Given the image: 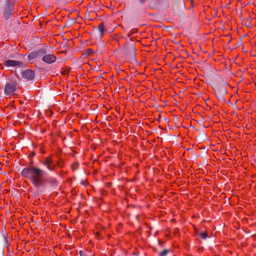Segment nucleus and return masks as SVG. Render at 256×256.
Here are the masks:
<instances>
[{
  "instance_id": "nucleus-1",
  "label": "nucleus",
  "mask_w": 256,
  "mask_h": 256,
  "mask_svg": "<svg viewBox=\"0 0 256 256\" xmlns=\"http://www.w3.org/2000/svg\"><path fill=\"white\" fill-rule=\"evenodd\" d=\"M20 174L22 176L28 178L38 190L44 187L46 173L41 168L28 166L23 168Z\"/></svg>"
},
{
  "instance_id": "nucleus-2",
  "label": "nucleus",
  "mask_w": 256,
  "mask_h": 256,
  "mask_svg": "<svg viewBox=\"0 0 256 256\" xmlns=\"http://www.w3.org/2000/svg\"><path fill=\"white\" fill-rule=\"evenodd\" d=\"M136 51L134 42L128 40L123 48L122 54L130 62L134 63L136 62Z\"/></svg>"
},
{
  "instance_id": "nucleus-3",
  "label": "nucleus",
  "mask_w": 256,
  "mask_h": 256,
  "mask_svg": "<svg viewBox=\"0 0 256 256\" xmlns=\"http://www.w3.org/2000/svg\"><path fill=\"white\" fill-rule=\"evenodd\" d=\"M213 88L218 100L225 102L224 96L227 93V91L224 82L221 78H218L217 82L214 84Z\"/></svg>"
},
{
  "instance_id": "nucleus-4",
  "label": "nucleus",
  "mask_w": 256,
  "mask_h": 256,
  "mask_svg": "<svg viewBox=\"0 0 256 256\" xmlns=\"http://www.w3.org/2000/svg\"><path fill=\"white\" fill-rule=\"evenodd\" d=\"M2 14L6 20L8 19L14 11V4L8 0H2L0 2Z\"/></svg>"
},
{
  "instance_id": "nucleus-5",
  "label": "nucleus",
  "mask_w": 256,
  "mask_h": 256,
  "mask_svg": "<svg viewBox=\"0 0 256 256\" xmlns=\"http://www.w3.org/2000/svg\"><path fill=\"white\" fill-rule=\"evenodd\" d=\"M46 53L47 51L44 48H39L30 52L28 55V58L29 60H32L38 56H42Z\"/></svg>"
},
{
  "instance_id": "nucleus-6",
  "label": "nucleus",
  "mask_w": 256,
  "mask_h": 256,
  "mask_svg": "<svg viewBox=\"0 0 256 256\" xmlns=\"http://www.w3.org/2000/svg\"><path fill=\"white\" fill-rule=\"evenodd\" d=\"M16 85L17 84L16 82L6 84L4 88L5 94L7 95L12 94L16 90Z\"/></svg>"
},
{
  "instance_id": "nucleus-7",
  "label": "nucleus",
  "mask_w": 256,
  "mask_h": 256,
  "mask_svg": "<svg viewBox=\"0 0 256 256\" xmlns=\"http://www.w3.org/2000/svg\"><path fill=\"white\" fill-rule=\"evenodd\" d=\"M42 60L44 62L51 64L56 62V58L53 54H47V53L42 56Z\"/></svg>"
},
{
  "instance_id": "nucleus-8",
  "label": "nucleus",
  "mask_w": 256,
  "mask_h": 256,
  "mask_svg": "<svg viewBox=\"0 0 256 256\" xmlns=\"http://www.w3.org/2000/svg\"><path fill=\"white\" fill-rule=\"evenodd\" d=\"M22 77L28 80H32L35 76L34 72L30 70H26L22 72Z\"/></svg>"
},
{
  "instance_id": "nucleus-9",
  "label": "nucleus",
  "mask_w": 256,
  "mask_h": 256,
  "mask_svg": "<svg viewBox=\"0 0 256 256\" xmlns=\"http://www.w3.org/2000/svg\"><path fill=\"white\" fill-rule=\"evenodd\" d=\"M4 64L5 66L10 67V66H22V62L14 60H6Z\"/></svg>"
},
{
  "instance_id": "nucleus-10",
  "label": "nucleus",
  "mask_w": 256,
  "mask_h": 256,
  "mask_svg": "<svg viewBox=\"0 0 256 256\" xmlns=\"http://www.w3.org/2000/svg\"><path fill=\"white\" fill-rule=\"evenodd\" d=\"M42 163L43 165L46 166L48 170H54V166L52 165V160L50 158L48 157L46 158L43 161Z\"/></svg>"
},
{
  "instance_id": "nucleus-11",
  "label": "nucleus",
  "mask_w": 256,
  "mask_h": 256,
  "mask_svg": "<svg viewBox=\"0 0 256 256\" xmlns=\"http://www.w3.org/2000/svg\"><path fill=\"white\" fill-rule=\"evenodd\" d=\"M163 1V0H152L149 4L150 6L152 8H156L162 4Z\"/></svg>"
},
{
  "instance_id": "nucleus-12",
  "label": "nucleus",
  "mask_w": 256,
  "mask_h": 256,
  "mask_svg": "<svg viewBox=\"0 0 256 256\" xmlns=\"http://www.w3.org/2000/svg\"><path fill=\"white\" fill-rule=\"evenodd\" d=\"M48 182L53 189L56 188L58 184L57 180L55 178L52 177L50 178L48 180Z\"/></svg>"
},
{
  "instance_id": "nucleus-13",
  "label": "nucleus",
  "mask_w": 256,
  "mask_h": 256,
  "mask_svg": "<svg viewBox=\"0 0 256 256\" xmlns=\"http://www.w3.org/2000/svg\"><path fill=\"white\" fill-rule=\"evenodd\" d=\"M98 30V37L101 38L104 32L106 31V30L104 28V23L102 22L100 24L97 28Z\"/></svg>"
},
{
  "instance_id": "nucleus-14",
  "label": "nucleus",
  "mask_w": 256,
  "mask_h": 256,
  "mask_svg": "<svg viewBox=\"0 0 256 256\" xmlns=\"http://www.w3.org/2000/svg\"><path fill=\"white\" fill-rule=\"evenodd\" d=\"M168 250H164L163 251L159 252L158 256H166L168 252Z\"/></svg>"
},
{
  "instance_id": "nucleus-15",
  "label": "nucleus",
  "mask_w": 256,
  "mask_h": 256,
  "mask_svg": "<svg viewBox=\"0 0 256 256\" xmlns=\"http://www.w3.org/2000/svg\"><path fill=\"white\" fill-rule=\"evenodd\" d=\"M138 32L137 28H133L130 31L128 32V36H132L133 34L136 33Z\"/></svg>"
},
{
  "instance_id": "nucleus-16",
  "label": "nucleus",
  "mask_w": 256,
  "mask_h": 256,
  "mask_svg": "<svg viewBox=\"0 0 256 256\" xmlns=\"http://www.w3.org/2000/svg\"><path fill=\"white\" fill-rule=\"evenodd\" d=\"M200 236L202 239H206L208 237L207 233L206 232H202L200 234Z\"/></svg>"
},
{
  "instance_id": "nucleus-17",
  "label": "nucleus",
  "mask_w": 256,
  "mask_h": 256,
  "mask_svg": "<svg viewBox=\"0 0 256 256\" xmlns=\"http://www.w3.org/2000/svg\"><path fill=\"white\" fill-rule=\"evenodd\" d=\"M62 46L64 50L62 52H66V50L68 48V46L66 44H62Z\"/></svg>"
},
{
  "instance_id": "nucleus-18",
  "label": "nucleus",
  "mask_w": 256,
  "mask_h": 256,
  "mask_svg": "<svg viewBox=\"0 0 256 256\" xmlns=\"http://www.w3.org/2000/svg\"><path fill=\"white\" fill-rule=\"evenodd\" d=\"M179 3H180V6L182 8H184V1L183 0H179Z\"/></svg>"
},
{
  "instance_id": "nucleus-19",
  "label": "nucleus",
  "mask_w": 256,
  "mask_h": 256,
  "mask_svg": "<svg viewBox=\"0 0 256 256\" xmlns=\"http://www.w3.org/2000/svg\"><path fill=\"white\" fill-rule=\"evenodd\" d=\"M80 256H88V255L84 251L80 250L79 252Z\"/></svg>"
},
{
  "instance_id": "nucleus-20",
  "label": "nucleus",
  "mask_w": 256,
  "mask_h": 256,
  "mask_svg": "<svg viewBox=\"0 0 256 256\" xmlns=\"http://www.w3.org/2000/svg\"><path fill=\"white\" fill-rule=\"evenodd\" d=\"M138 3L140 5L144 4L145 2H146L148 0H138Z\"/></svg>"
},
{
  "instance_id": "nucleus-21",
  "label": "nucleus",
  "mask_w": 256,
  "mask_h": 256,
  "mask_svg": "<svg viewBox=\"0 0 256 256\" xmlns=\"http://www.w3.org/2000/svg\"><path fill=\"white\" fill-rule=\"evenodd\" d=\"M92 52V49H88L86 50V54H85L89 55Z\"/></svg>"
},
{
  "instance_id": "nucleus-22",
  "label": "nucleus",
  "mask_w": 256,
  "mask_h": 256,
  "mask_svg": "<svg viewBox=\"0 0 256 256\" xmlns=\"http://www.w3.org/2000/svg\"><path fill=\"white\" fill-rule=\"evenodd\" d=\"M78 166V164H73L72 166V169L75 170Z\"/></svg>"
},
{
  "instance_id": "nucleus-23",
  "label": "nucleus",
  "mask_w": 256,
  "mask_h": 256,
  "mask_svg": "<svg viewBox=\"0 0 256 256\" xmlns=\"http://www.w3.org/2000/svg\"><path fill=\"white\" fill-rule=\"evenodd\" d=\"M0 256H4L2 248H0Z\"/></svg>"
},
{
  "instance_id": "nucleus-24",
  "label": "nucleus",
  "mask_w": 256,
  "mask_h": 256,
  "mask_svg": "<svg viewBox=\"0 0 256 256\" xmlns=\"http://www.w3.org/2000/svg\"><path fill=\"white\" fill-rule=\"evenodd\" d=\"M245 25L248 27H250V22H246L245 24Z\"/></svg>"
},
{
  "instance_id": "nucleus-25",
  "label": "nucleus",
  "mask_w": 256,
  "mask_h": 256,
  "mask_svg": "<svg viewBox=\"0 0 256 256\" xmlns=\"http://www.w3.org/2000/svg\"><path fill=\"white\" fill-rule=\"evenodd\" d=\"M200 136H202V138H204H204H206V136H205V134H204V132H202L201 133Z\"/></svg>"
},
{
  "instance_id": "nucleus-26",
  "label": "nucleus",
  "mask_w": 256,
  "mask_h": 256,
  "mask_svg": "<svg viewBox=\"0 0 256 256\" xmlns=\"http://www.w3.org/2000/svg\"><path fill=\"white\" fill-rule=\"evenodd\" d=\"M251 19V18L250 16H249L248 18V20L249 21Z\"/></svg>"
},
{
  "instance_id": "nucleus-27",
  "label": "nucleus",
  "mask_w": 256,
  "mask_h": 256,
  "mask_svg": "<svg viewBox=\"0 0 256 256\" xmlns=\"http://www.w3.org/2000/svg\"><path fill=\"white\" fill-rule=\"evenodd\" d=\"M240 44V42L237 44V46H238Z\"/></svg>"
},
{
  "instance_id": "nucleus-28",
  "label": "nucleus",
  "mask_w": 256,
  "mask_h": 256,
  "mask_svg": "<svg viewBox=\"0 0 256 256\" xmlns=\"http://www.w3.org/2000/svg\"><path fill=\"white\" fill-rule=\"evenodd\" d=\"M33 164V162H30V164Z\"/></svg>"
},
{
  "instance_id": "nucleus-29",
  "label": "nucleus",
  "mask_w": 256,
  "mask_h": 256,
  "mask_svg": "<svg viewBox=\"0 0 256 256\" xmlns=\"http://www.w3.org/2000/svg\"><path fill=\"white\" fill-rule=\"evenodd\" d=\"M190 1L191 2H192V0H190Z\"/></svg>"
},
{
  "instance_id": "nucleus-30",
  "label": "nucleus",
  "mask_w": 256,
  "mask_h": 256,
  "mask_svg": "<svg viewBox=\"0 0 256 256\" xmlns=\"http://www.w3.org/2000/svg\"><path fill=\"white\" fill-rule=\"evenodd\" d=\"M10 58H14V56H10Z\"/></svg>"
},
{
  "instance_id": "nucleus-31",
  "label": "nucleus",
  "mask_w": 256,
  "mask_h": 256,
  "mask_svg": "<svg viewBox=\"0 0 256 256\" xmlns=\"http://www.w3.org/2000/svg\"><path fill=\"white\" fill-rule=\"evenodd\" d=\"M130 40L132 42V38H130Z\"/></svg>"
}]
</instances>
